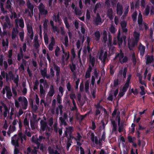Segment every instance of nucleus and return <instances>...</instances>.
Returning <instances> with one entry per match:
<instances>
[{
  "mask_svg": "<svg viewBox=\"0 0 154 154\" xmlns=\"http://www.w3.org/2000/svg\"><path fill=\"white\" fill-rule=\"evenodd\" d=\"M25 136H23L21 133H19L18 137L16 135H15L12 138L11 143L15 147H16L18 146L19 141L20 140L21 141V143H23L25 142Z\"/></svg>",
  "mask_w": 154,
  "mask_h": 154,
  "instance_id": "nucleus-1",
  "label": "nucleus"
},
{
  "mask_svg": "<svg viewBox=\"0 0 154 154\" xmlns=\"http://www.w3.org/2000/svg\"><path fill=\"white\" fill-rule=\"evenodd\" d=\"M44 139L45 138L42 136H39V139H37L36 137H33L32 138V141L34 142L37 146V148L36 147H35L34 148V149L32 152V154H37V149L38 148H40V149L41 150H43L44 148L43 144H40L39 143V142L40 141V140L42 139Z\"/></svg>",
  "mask_w": 154,
  "mask_h": 154,
  "instance_id": "nucleus-2",
  "label": "nucleus"
},
{
  "mask_svg": "<svg viewBox=\"0 0 154 154\" xmlns=\"http://www.w3.org/2000/svg\"><path fill=\"white\" fill-rule=\"evenodd\" d=\"M139 33L135 31L133 34V37L130 39L128 41V47L130 50L132 49L139 38Z\"/></svg>",
  "mask_w": 154,
  "mask_h": 154,
  "instance_id": "nucleus-3",
  "label": "nucleus"
},
{
  "mask_svg": "<svg viewBox=\"0 0 154 154\" xmlns=\"http://www.w3.org/2000/svg\"><path fill=\"white\" fill-rule=\"evenodd\" d=\"M90 58V63L89 67L85 75L86 78H89L90 76V72L91 71L92 67L94 66V65L95 58L93 57H92L91 55L89 56Z\"/></svg>",
  "mask_w": 154,
  "mask_h": 154,
  "instance_id": "nucleus-4",
  "label": "nucleus"
},
{
  "mask_svg": "<svg viewBox=\"0 0 154 154\" xmlns=\"http://www.w3.org/2000/svg\"><path fill=\"white\" fill-rule=\"evenodd\" d=\"M131 77V75L129 74L128 75L126 82L119 94V96L120 97H122L124 94L125 92L127 91V89L128 87L129 84Z\"/></svg>",
  "mask_w": 154,
  "mask_h": 154,
  "instance_id": "nucleus-5",
  "label": "nucleus"
},
{
  "mask_svg": "<svg viewBox=\"0 0 154 154\" xmlns=\"http://www.w3.org/2000/svg\"><path fill=\"white\" fill-rule=\"evenodd\" d=\"M138 22L140 29L145 28V30L147 29V25L146 23H142V17L140 13L139 14L138 18Z\"/></svg>",
  "mask_w": 154,
  "mask_h": 154,
  "instance_id": "nucleus-6",
  "label": "nucleus"
},
{
  "mask_svg": "<svg viewBox=\"0 0 154 154\" xmlns=\"http://www.w3.org/2000/svg\"><path fill=\"white\" fill-rule=\"evenodd\" d=\"M2 19L3 20V22L2 23L3 28H10L12 27V25L9 22V18L8 17H2Z\"/></svg>",
  "mask_w": 154,
  "mask_h": 154,
  "instance_id": "nucleus-7",
  "label": "nucleus"
},
{
  "mask_svg": "<svg viewBox=\"0 0 154 154\" xmlns=\"http://www.w3.org/2000/svg\"><path fill=\"white\" fill-rule=\"evenodd\" d=\"M98 73L96 69H95L94 75L92 76L91 79V84L94 85L95 80L97 81V84H99L100 82L101 78L98 74Z\"/></svg>",
  "mask_w": 154,
  "mask_h": 154,
  "instance_id": "nucleus-8",
  "label": "nucleus"
},
{
  "mask_svg": "<svg viewBox=\"0 0 154 154\" xmlns=\"http://www.w3.org/2000/svg\"><path fill=\"white\" fill-rule=\"evenodd\" d=\"M120 35V31H119L118 35L117 37V38H114L113 42V44L114 45H116L118 42L119 46H120L122 44L123 40L124 41V45H125L126 44V43L125 42V41L126 39V37H123V38L122 39V38H119Z\"/></svg>",
  "mask_w": 154,
  "mask_h": 154,
  "instance_id": "nucleus-9",
  "label": "nucleus"
},
{
  "mask_svg": "<svg viewBox=\"0 0 154 154\" xmlns=\"http://www.w3.org/2000/svg\"><path fill=\"white\" fill-rule=\"evenodd\" d=\"M99 58L103 62L105 60L107 57V52L105 50H101L99 52Z\"/></svg>",
  "mask_w": 154,
  "mask_h": 154,
  "instance_id": "nucleus-10",
  "label": "nucleus"
},
{
  "mask_svg": "<svg viewBox=\"0 0 154 154\" xmlns=\"http://www.w3.org/2000/svg\"><path fill=\"white\" fill-rule=\"evenodd\" d=\"M0 111L1 114H3L5 117H7V114L9 112L6 105L3 103L2 104V106H0Z\"/></svg>",
  "mask_w": 154,
  "mask_h": 154,
  "instance_id": "nucleus-11",
  "label": "nucleus"
},
{
  "mask_svg": "<svg viewBox=\"0 0 154 154\" xmlns=\"http://www.w3.org/2000/svg\"><path fill=\"white\" fill-rule=\"evenodd\" d=\"M50 73L51 76H53L54 75V70L56 71V75H59L60 70V68L59 67L56 66L55 64H53L52 66H50Z\"/></svg>",
  "mask_w": 154,
  "mask_h": 154,
  "instance_id": "nucleus-12",
  "label": "nucleus"
},
{
  "mask_svg": "<svg viewBox=\"0 0 154 154\" xmlns=\"http://www.w3.org/2000/svg\"><path fill=\"white\" fill-rule=\"evenodd\" d=\"M27 26L28 36V38H29V40H31L33 39V33L32 27L30 23L27 24Z\"/></svg>",
  "mask_w": 154,
  "mask_h": 154,
  "instance_id": "nucleus-13",
  "label": "nucleus"
},
{
  "mask_svg": "<svg viewBox=\"0 0 154 154\" xmlns=\"http://www.w3.org/2000/svg\"><path fill=\"white\" fill-rule=\"evenodd\" d=\"M5 91L6 92L7 97L8 99H10L12 96V94L11 92V89L10 87L6 86L3 90L2 93L5 94Z\"/></svg>",
  "mask_w": 154,
  "mask_h": 154,
  "instance_id": "nucleus-14",
  "label": "nucleus"
},
{
  "mask_svg": "<svg viewBox=\"0 0 154 154\" xmlns=\"http://www.w3.org/2000/svg\"><path fill=\"white\" fill-rule=\"evenodd\" d=\"M119 58L120 62L122 63H124L126 62L128 60V58L126 57H124L123 54L122 52H120L119 54L116 56L115 58Z\"/></svg>",
  "mask_w": 154,
  "mask_h": 154,
  "instance_id": "nucleus-15",
  "label": "nucleus"
},
{
  "mask_svg": "<svg viewBox=\"0 0 154 154\" xmlns=\"http://www.w3.org/2000/svg\"><path fill=\"white\" fill-rule=\"evenodd\" d=\"M19 101L21 103L24 109H26V106L27 104V101L26 99L24 97H20L19 98Z\"/></svg>",
  "mask_w": 154,
  "mask_h": 154,
  "instance_id": "nucleus-16",
  "label": "nucleus"
},
{
  "mask_svg": "<svg viewBox=\"0 0 154 154\" xmlns=\"http://www.w3.org/2000/svg\"><path fill=\"white\" fill-rule=\"evenodd\" d=\"M39 9L40 14H46L47 13V11L44 8V5L41 4L39 7Z\"/></svg>",
  "mask_w": 154,
  "mask_h": 154,
  "instance_id": "nucleus-17",
  "label": "nucleus"
},
{
  "mask_svg": "<svg viewBox=\"0 0 154 154\" xmlns=\"http://www.w3.org/2000/svg\"><path fill=\"white\" fill-rule=\"evenodd\" d=\"M145 59L146 64L150 63H152L154 60L153 56L149 55H146L145 56Z\"/></svg>",
  "mask_w": 154,
  "mask_h": 154,
  "instance_id": "nucleus-18",
  "label": "nucleus"
},
{
  "mask_svg": "<svg viewBox=\"0 0 154 154\" xmlns=\"http://www.w3.org/2000/svg\"><path fill=\"white\" fill-rule=\"evenodd\" d=\"M63 54L62 57V60L63 61L67 60L69 58V52H65L63 51Z\"/></svg>",
  "mask_w": 154,
  "mask_h": 154,
  "instance_id": "nucleus-19",
  "label": "nucleus"
},
{
  "mask_svg": "<svg viewBox=\"0 0 154 154\" xmlns=\"http://www.w3.org/2000/svg\"><path fill=\"white\" fill-rule=\"evenodd\" d=\"M15 22L16 24L18 26V25H19V26L22 27L23 28L24 26V23L23 20L22 19H20L19 20H17V19L16 20Z\"/></svg>",
  "mask_w": 154,
  "mask_h": 154,
  "instance_id": "nucleus-20",
  "label": "nucleus"
},
{
  "mask_svg": "<svg viewBox=\"0 0 154 154\" xmlns=\"http://www.w3.org/2000/svg\"><path fill=\"white\" fill-rule=\"evenodd\" d=\"M139 50L140 55L142 56L144 54L145 51V47L141 44L140 45L139 47Z\"/></svg>",
  "mask_w": 154,
  "mask_h": 154,
  "instance_id": "nucleus-21",
  "label": "nucleus"
},
{
  "mask_svg": "<svg viewBox=\"0 0 154 154\" xmlns=\"http://www.w3.org/2000/svg\"><path fill=\"white\" fill-rule=\"evenodd\" d=\"M127 72L126 69L125 68L123 70L120 71L119 72V76H123L124 78H125Z\"/></svg>",
  "mask_w": 154,
  "mask_h": 154,
  "instance_id": "nucleus-22",
  "label": "nucleus"
},
{
  "mask_svg": "<svg viewBox=\"0 0 154 154\" xmlns=\"http://www.w3.org/2000/svg\"><path fill=\"white\" fill-rule=\"evenodd\" d=\"M41 123V129L43 130H45L47 128V124L43 120H41L40 122Z\"/></svg>",
  "mask_w": 154,
  "mask_h": 154,
  "instance_id": "nucleus-23",
  "label": "nucleus"
},
{
  "mask_svg": "<svg viewBox=\"0 0 154 154\" xmlns=\"http://www.w3.org/2000/svg\"><path fill=\"white\" fill-rule=\"evenodd\" d=\"M103 22L102 20L100 19V15L97 14L95 19V23L97 24H100Z\"/></svg>",
  "mask_w": 154,
  "mask_h": 154,
  "instance_id": "nucleus-24",
  "label": "nucleus"
},
{
  "mask_svg": "<svg viewBox=\"0 0 154 154\" xmlns=\"http://www.w3.org/2000/svg\"><path fill=\"white\" fill-rule=\"evenodd\" d=\"M51 42L48 48L50 50L52 51L53 49V46L55 44L54 39L53 37H52L51 38Z\"/></svg>",
  "mask_w": 154,
  "mask_h": 154,
  "instance_id": "nucleus-25",
  "label": "nucleus"
},
{
  "mask_svg": "<svg viewBox=\"0 0 154 154\" xmlns=\"http://www.w3.org/2000/svg\"><path fill=\"white\" fill-rule=\"evenodd\" d=\"M107 16L111 20L113 19V15L112 14V11L111 9H109L107 11Z\"/></svg>",
  "mask_w": 154,
  "mask_h": 154,
  "instance_id": "nucleus-26",
  "label": "nucleus"
},
{
  "mask_svg": "<svg viewBox=\"0 0 154 154\" xmlns=\"http://www.w3.org/2000/svg\"><path fill=\"white\" fill-rule=\"evenodd\" d=\"M117 13L119 15H121L122 14V8L121 5L119 4L117 5Z\"/></svg>",
  "mask_w": 154,
  "mask_h": 154,
  "instance_id": "nucleus-27",
  "label": "nucleus"
},
{
  "mask_svg": "<svg viewBox=\"0 0 154 154\" xmlns=\"http://www.w3.org/2000/svg\"><path fill=\"white\" fill-rule=\"evenodd\" d=\"M50 23L52 27V29L53 32H56L57 33H58L59 32V30L57 27L54 26L53 21L52 20L51 21H50Z\"/></svg>",
  "mask_w": 154,
  "mask_h": 154,
  "instance_id": "nucleus-28",
  "label": "nucleus"
},
{
  "mask_svg": "<svg viewBox=\"0 0 154 154\" xmlns=\"http://www.w3.org/2000/svg\"><path fill=\"white\" fill-rule=\"evenodd\" d=\"M121 25L123 31L125 32H126L127 31V29L125 28L126 26V22L125 21L121 22Z\"/></svg>",
  "mask_w": 154,
  "mask_h": 154,
  "instance_id": "nucleus-29",
  "label": "nucleus"
},
{
  "mask_svg": "<svg viewBox=\"0 0 154 154\" xmlns=\"http://www.w3.org/2000/svg\"><path fill=\"white\" fill-rule=\"evenodd\" d=\"M59 15H58L57 17V19H56V17L55 15H54L53 17V20L55 22H56L57 21V22L59 24H61V23H62L61 20L59 19Z\"/></svg>",
  "mask_w": 154,
  "mask_h": 154,
  "instance_id": "nucleus-30",
  "label": "nucleus"
},
{
  "mask_svg": "<svg viewBox=\"0 0 154 154\" xmlns=\"http://www.w3.org/2000/svg\"><path fill=\"white\" fill-rule=\"evenodd\" d=\"M5 0H0V7L2 11L4 13H5L4 12V9L3 7V5L4 2Z\"/></svg>",
  "mask_w": 154,
  "mask_h": 154,
  "instance_id": "nucleus-31",
  "label": "nucleus"
},
{
  "mask_svg": "<svg viewBox=\"0 0 154 154\" xmlns=\"http://www.w3.org/2000/svg\"><path fill=\"white\" fill-rule=\"evenodd\" d=\"M80 39L81 40L78 41L77 43V46L78 48H79L81 45V42L82 41V43H83L84 41V39L83 37L80 38Z\"/></svg>",
  "mask_w": 154,
  "mask_h": 154,
  "instance_id": "nucleus-32",
  "label": "nucleus"
},
{
  "mask_svg": "<svg viewBox=\"0 0 154 154\" xmlns=\"http://www.w3.org/2000/svg\"><path fill=\"white\" fill-rule=\"evenodd\" d=\"M72 131V127H69L66 128V130L65 131V133L66 134H69Z\"/></svg>",
  "mask_w": 154,
  "mask_h": 154,
  "instance_id": "nucleus-33",
  "label": "nucleus"
},
{
  "mask_svg": "<svg viewBox=\"0 0 154 154\" xmlns=\"http://www.w3.org/2000/svg\"><path fill=\"white\" fill-rule=\"evenodd\" d=\"M54 93V89L53 86H52L50 88V90L48 93V95L50 96H52Z\"/></svg>",
  "mask_w": 154,
  "mask_h": 154,
  "instance_id": "nucleus-34",
  "label": "nucleus"
},
{
  "mask_svg": "<svg viewBox=\"0 0 154 154\" xmlns=\"http://www.w3.org/2000/svg\"><path fill=\"white\" fill-rule=\"evenodd\" d=\"M120 119L119 118L118 119V123L119 126V132H121L123 131V128L122 126H121L120 125Z\"/></svg>",
  "mask_w": 154,
  "mask_h": 154,
  "instance_id": "nucleus-35",
  "label": "nucleus"
},
{
  "mask_svg": "<svg viewBox=\"0 0 154 154\" xmlns=\"http://www.w3.org/2000/svg\"><path fill=\"white\" fill-rule=\"evenodd\" d=\"M103 40L104 42H105L107 40V37L106 35V31H104L103 33Z\"/></svg>",
  "mask_w": 154,
  "mask_h": 154,
  "instance_id": "nucleus-36",
  "label": "nucleus"
},
{
  "mask_svg": "<svg viewBox=\"0 0 154 154\" xmlns=\"http://www.w3.org/2000/svg\"><path fill=\"white\" fill-rule=\"evenodd\" d=\"M95 39L96 40L99 39L100 38V33L99 31H97L95 33Z\"/></svg>",
  "mask_w": 154,
  "mask_h": 154,
  "instance_id": "nucleus-37",
  "label": "nucleus"
},
{
  "mask_svg": "<svg viewBox=\"0 0 154 154\" xmlns=\"http://www.w3.org/2000/svg\"><path fill=\"white\" fill-rule=\"evenodd\" d=\"M48 150L49 153L50 154H60L59 153H57L56 151L54 152L53 149L51 148H49Z\"/></svg>",
  "mask_w": 154,
  "mask_h": 154,
  "instance_id": "nucleus-38",
  "label": "nucleus"
},
{
  "mask_svg": "<svg viewBox=\"0 0 154 154\" xmlns=\"http://www.w3.org/2000/svg\"><path fill=\"white\" fill-rule=\"evenodd\" d=\"M72 8L73 9H75V14L77 15H81V12L80 11H78L76 10V8H75V5L73 4L72 5Z\"/></svg>",
  "mask_w": 154,
  "mask_h": 154,
  "instance_id": "nucleus-39",
  "label": "nucleus"
},
{
  "mask_svg": "<svg viewBox=\"0 0 154 154\" xmlns=\"http://www.w3.org/2000/svg\"><path fill=\"white\" fill-rule=\"evenodd\" d=\"M140 88L141 90V91L140 92V94L142 95L145 94V91L144 87L143 86H140Z\"/></svg>",
  "mask_w": 154,
  "mask_h": 154,
  "instance_id": "nucleus-40",
  "label": "nucleus"
},
{
  "mask_svg": "<svg viewBox=\"0 0 154 154\" xmlns=\"http://www.w3.org/2000/svg\"><path fill=\"white\" fill-rule=\"evenodd\" d=\"M8 44V39H6V40H3L2 41V45L4 47L7 46Z\"/></svg>",
  "mask_w": 154,
  "mask_h": 154,
  "instance_id": "nucleus-41",
  "label": "nucleus"
},
{
  "mask_svg": "<svg viewBox=\"0 0 154 154\" xmlns=\"http://www.w3.org/2000/svg\"><path fill=\"white\" fill-rule=\"evenodd\" d=\"M45 92L43 87L41 85H40V93L42 96H44Z\"/></svg>",
  "mask_w": 154,
  "mask_h": 154,
  "instance_id": "nucleus-42",
  "label": "nucleus"
},
{
  "mask_svg": "<svg viewBox=\"0 0 154 154\" xmlns=\"http://www.w3.org/2000/svg\"><path fill=\"white\" fill-rule=\"evenodd\" d=\"M60 49L59 47H57L55 51V54L57 56H58L60 54Z\"/></svg>",
  "mask_w": 154,
  "mask_h": 154,
  "instance_id": "nucleus-43",
  "label": "nucleus"
},
{
  "mask_svg": "<svg viewBox=\"0 0 154 154\" xmlns=\"http://www.w3.org/2000/svg\"><path fill=\"white\" fill-rule=\"evenodd\" d=\"M27 6L29 8V9L31 11L32 13V11H33V7L32 6V5L30 4V2H28L27 4Z\"/></svg>",
  "mask_w": 154,
  "mask_h": 154,
  "instance_id": "nucleus-44",
  "label": "nucleus"
},
{
  "mask_svg": "<svg viewBox=\"0 0 154 154\" xmlns=\"http://www.w3.org/2000/svg\"><path fill=\"white\" fill-rule=\"evenodd\" d=\"M64 22L65 24L66 27L68 29L69 28V24L67 22V18H65L63 19Z\"/></svg>",
  "mask_w": 154,
  "mask_h": 154,
  "instance_id": "nucleus-45",
  "label": "nucleus"
},
{
  "mask_svg": "<svg viewBox=\"0 0 154 154\" xmlns=\"http://www.w3.org/2000/svg\"><path fill=\"white\" fill-rule=\"evenodd\" d=\"M44 39L46 45L48 44V37L46 34L44 35Z\"/></svg>",
  "mask_w": 154,
  "mask_h": 154,
  "instance_id": "nucleus-46",
  "label": "nucleus"
},
{
  "mask_svg": "<svg viewBox=\"0 0 154 154\" xmlns=\"http://www.w3.org/2000/svg\"><path fill=\"white\" fill-rule=\"evenodd\" d=\"M37 37L35 36V46L36 48H38L39 46L38 42L37 41Z\"/></svg>",
  "mask_w": 154,
  "mask_h": 154,
  "instance_id": "nucleus-47",
  "label": "nucleus"
},
{
  "mask_svg": "<svg viewBox=\"0 0 154 154\" xmlns=\"http://www.w3.org/2000/svg\"><path fill=\"white\" fill-rule=\"evenodd\" d=\"M11 3L10 1L9 0H8L7 2L6 7L9 10H10V9H11Z\"/></svg>",
  "mask_w": 154,
  "mask_h": 154,
  "instance_id": "nucleus-48",
  "label": "nucleus"
},
{
  "mask_svg": "<svg viewBox=\"0 0 154 154\" xmlns=\"http://www.w3.org/2000/svg\"><path fill=\"white\" fill-rule=\"evenodd\" d=\"M48 20H45L44 22L43 26L45 29H46L48 26Z\"/></svg>",
  "mask_w": 154,
  "mask_h": 154,
  "instance_id": "nucleus-49",
  "label": "nucleus"
},
{
  "mask_svg": "<svg viewBox=\"0 0 154 154\" xmlns=\"http://www.w3.org/2000/svg\"><path fill=\"white\" fill-rule=\"evenodd\" d=\"M137 13L136 12H134L132 14V18L134 21H136L137 20Z\"/></svg>",
  "mask_w": 154,
  "mask_h": 154,
  "instance_id": "nucleus-50",
  "label": "nucleus"
},
{
  "mask_svg": "<svg viewBox=\"0 0 154 154\" xmlns=\"http://www.w3.org/2000/svg\"><path fill=\"white\" fill-rule=\"evenodd\" d=\"M89 83L88 82H86L85 85V88L86 91L87 92L88 91L89 89Z\"/></svg>",
  "mask_w": 154,
  "mask_h": 154,
  "instance_id": "nucleus-51",
  "label": "nucleus"
},
{
  "mask_svg": "<svg viewBox=\"0 0 154 154\" xmlns=\"http://www.w3.org/2000/svg\"><path fill=\"white\" fill-rule=\"evenodd\" d=\"M149 12V6H147L146 8V9L145 10V14L146 15H148Z\"/></svg>",
  "mask_w": 154,
  "mask_h": 154,
  "instance_id": "nucleus-52",
  "label": "nucleus"
},
{
  "mask_svg": "<svg viewBox=\"0 0 154 154\" xmlns=\"http://www.w3.org/2000/svg\"><path fill=\"white\" fill-rule=\"evenodd\" d=\"M68 38L67 36H65L64 38V44L65 45L67 46L68 45Z\"/></svg>",
  "mask_w": 154,
  "mask_h": 154,
  "instance_id": "nucleus-53",
  "label": "nucleus"
},
{
  "mask_svg": "<svg viewBox=\"0 0 154 154\" xmlns=\"http://www.w3.org/2000/svg\"><path fill=\"white\" fill-rule=\"evenodd\" d=\"M24 35V32L23 31L20 32L19 33V35L20 38L22 41H23Z\"/></svg>",
  "mask_w": 154,
  "mask_h": 154,
  "instance_id": "nucleus-54",
  "label": "nucleus"
},
{
  "mask_svg": "<svg viewBox=\"0 0 154 154\" xmlns=\"http://www.w3.org/2000/svg\"><path fill=\"white\" fill-rule=\"evenodd\" d=\"M20 51L21 53H20V54H18V60H20L21 58L22 57V48H20Z\"/></svg>",
  "mask_w": 154,
  "mask_h": 154,
  "instance_id": "nucleus-55",
  "label": "nucleus"
},
{
  "mask_svg": "<svg viewBox=\"0 0 154 154\" xmlns=\"http://www.w3.org/2000/svg\"><path fill=\"white\" fill-rule=\"evenodd\" d=\"M109 30L112 33H114L116 31V30L115 28L113 26H111Z\"/></svg>",
  "mask_w": 154,
  "mask_h": 154,
  "instance_id": "nucleus-56",
  "label": "nucleus"
},
{
  "mask_svg": "<svg viewBox=\"0 0 154 154\" xmlns=\"http://www.w3.org/2000/svg\"><path fill=\"white\" fill-rule=\"evenodd\" d=\"M24 125L26 127H28L29 123L28 121L26 119H25L24 121Z\"/></svg>",
  "mask_w": 154,
  "mask_h": 154,
  "instance_id": "nucleus-57",
  "label": "nucleus"
},
{
  "mask_svg": "<svg viewBox=\"0 0 154 154\" xmlns=\"http://www.w3.org/2000/svg\"><path fill=\"white\" fill-rule=\"evenodd\" d=\"M60 119L62 125H66V122L65 120H64L62 117L60 118Z\"/></svg>",
  "mask_w": 154,
  "mask_h": 154,
  "instance_id": "nucleus-58",
  "label": "nucleus"
},
{
  "mask_svg": "<svg viewBox=\"0 0 154 154\" xmlns=\"http://www.w3.org/2000/svg\"><path fill=\"white\" fill-rule=\"evenodd\" d=\"M70 68L71 69V71L72 72H74V70L75 69V65L72 64V65H71L70 66Z\"/></svg>",
  "mask_w": 154,
  "mask_h": 154,
  "instance_id": "nucleus-59",
  "label": "nucleus"
},
{
  "mask_svg": "<svg viewBox=\"0 0 154 154\" xmlns=\"http://www.w3.org/2000/svg\"><path fill=\"white\" fill-rule=\"evenodd\" d=\"M105 139V133H103V135L102 136L101 140L104 141Z\"/></svg>",
  "mask_w": 154,
  "mask_h": 154,
  "instance_id": "nucleus-60",
  "label": "nucleus"
},
{
  "mask_svg": "<svg viewBox=\"0 0 154 154\" xmlns=\"http://www.w3.org/2000/svg\"><path fill=\"white\" fill-rule=\"evenodd\" d=\"M71 54L73 58H74L75 57V54L74 49L71 50Z\"/></svg>",
  "mask_w": 154,
  "mask_h": 154,
  "instance_id": "nucleus-61",
  "label": "nucleus"
},
{
  "mask_svg": "<svg viewBox=\"0 0 154 154\" xmlns=\"http://www.w3.org/2000/svg\"><path fill=\"white\" fill-rule=\"evenodd\" d=\"M131 92L134 94H136L138 93V91L137 89L134 90L133 89H132Z\"/></svg>",
  "mask_w": 154,
  "mask_h": 154,
  "instance_id": "nucleus-62",
  "label": "nucleus"
},
{
  "mask_svg": "<svg viewBox=\"0 0 154 154\" xmlns=\"http://www.w3.org/2000/svg\"><path fill=\"white\" fill-rule=\"evenodd\" d=\"M17 17L16 14L15 12L12 13L11 16V18H15Z\"/></svg>",
  "mask_w": 154,
  "mask_h": 154,
  "instance_id": "nucleus-63",
  "label": "nucleus"
},
{
  "mask_svg": "<svg viewBox=\"0 0 154 154\" xmlns=\"http://www.w3.org/2000/svg\"><path fill=\"white\" fill-rule=\"evenodd\" d=\"M127 154V151L126 150V148L124 147V150L121 152V154Z\"/></svg>",
  "mask_w": 154,
  "mask_h": 154,
  "instance_id": "nucleus-64",
  "label": "nucleus"
}]
</instances>
